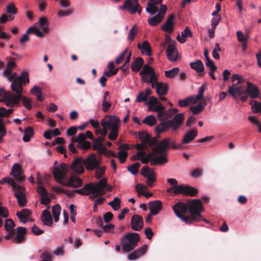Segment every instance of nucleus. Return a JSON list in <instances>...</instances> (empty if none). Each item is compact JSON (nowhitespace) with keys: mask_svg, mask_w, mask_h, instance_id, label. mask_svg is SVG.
<instances>
[{"mask_svg":"<svg viewBox=\"0 0 261 261\" xmlns=\"http://www.w3.org/2000/svg\"><path fill=\"white\" fill-rule=\"evenodd\" d=\"M172 209L176 216L187 224L194 223V221L200 219L201 213L203 211L202 201L198 199L187 203L178 202L173 206Z\"/></svg>","mask_w":261,"mask_h":261,"instance_id":"nucleus-1","label":"nucleus"},{"mask_svg":"<svg viewBox=\"0 0 261 261\" xmlns=\"http://www.w3.org/2000/svg\"><path fill=\"white\" fill-rule=\"evenodd\" d=\"M23 133L24 135L22 140L24 142H28L34 136V129L31 126L27 127L25 128Z\"/></svg>","mask_w":261,"mask_h":261,"instance_id":"nucleus-37","label":"nucleus"},{"mask_svg":"<svg viewBox=\"0 0 261 261\" xmlns=\"http://www.w3.org/2000/svg\"><path fill=\"white\" fill-rule=\"evenodd\" d=\"M144 60L142 57H138L132 63V70L133 71L137 72L143 67L144 64Z\"/></svg>","mask_w":261,"mask_h":261,"instance_id":"nucleus-35","label":"nucleus"},{"mask_svg":"<svg viewBox=\"0 0 261 261\" xmlns=\"http://www.w3.org/2000/svg\"><path fill=\"white\" fill-rule=\"evenodd\" d=\"M138 31L136 28V25H134L129 31L128 39H129L130 41H133Z\"/></svg>","mask_w":261,"mask_h":261,"instance_id":"nucleus-59","label":"nucleus"},{"mask_svg":"<svg viewBox=\"0 0 261 261\" xmlns=\"http://www.w3.org/2000/svg\"><path fill=\"white\" fill-rule=\"evenodd\" d=\"M82 184L83 181L81 178L72 175L70 177L67 182L64 184V186L76 188L82 186Z\"/></svg>","mask_w":261,"mask_h":261,"instance_id":"nucleus-25","label":"nucleus"},{"mask_svg":"<svg viewBox=\"0 0 261 261\" xmlns=\"http://www.w3.org/2000/svg\"><path fill=\"white\" fill-rule=\"evenodd\" d=\"M6 11L8 14L13 15L17 13V9L13 3H9L7 6Z\"/></svg>","mask_w":261,"mask_h":261,"instance_id":"nucleus-53","label":"nucleus"},{"mask_svg":"<svg viewBox=\"0 0 261 261\" xmlns=\"http://www.w3.org/2000/svg\"><path fill=\"white\" fill-rule=\"evenodd\" d=\"M31 214L32 212L30 210L24 208L21 210L20 212H17L16 216L21 222L25 223L29 221L27 218L30 217Z\"/></svg>","mask_w":261,"mask_h":261,"instance_id":"nucleus-33","label":"nucleus"},{"mask_svg":"<svg viewBox=\"0 0 261 261\" xmlns=\"http://www.w3.org/2000/svg\"><path fill=\"white\" fill-rule=\"evenodd\" d=\"M100 164L95 154L91 153L88 158L84 160L83 158L77 157L72 162L71 168L75 172L83 173L84 172V165L88 170H93Z\"/></svg>","mask_w":261,"mask_h":261,"instance_id":"nucleus-2","label":"nucleus"},{"mask_svg":"<svg viewBox=\"0 0 261 261\" xmlns=\"http://www.w3.org/2000/svg\"><path fill=\"white\" fill-rule=\"evenodd\" d=\"M198 132L195 129L193 128L190 131L187 132L184 136L182 141V144H188L192 141L197 136Z\"/></svg>","mask_w":261,"mask_h":261,"instance_id":"nucleus-32","label":"nucleus"},{"mask_svg":"<svg viewBox=\"0 0 261 261\" xmlns=\"http://www.w3.org/2000/svg\"><path fill=\"white\" fill-rule=\"evenodd\" d=\"M147 105L148 106L149 110L156 112L158 113L165 109V107L154 96L150 97V99L147 102Z\"/></svg>","mask_w":261,"mask_h":261,"instance_id":"nucleus-15","label":"nucleus"},{"mask_svg":"<svg viewBox=\"0 0 261 261\" xmlns=\"http://www.w3.org/2000/svg\"><path fill=\"white\" fill-rule=\"evenodd\" d=\"M41 220L45 225L51 226L53 224V220L49 211L47 210H44L41 215Z\"/></svg>","mask_w":261,"mask_h":261,"instance_id":"nucleus-31","label":"nucleus"},{"mask_svg":"<svg viewBox=\"0 0 261 261\" xmlns=\"http://www.w3.org/2000/svg\"><path fill=\"white\" fill-rule=\"evenodd\" d=\"M140 166V164L139 162H136L133 165L127 167V170L134 175H136L138 171L139 168Z\"/></svg>","mask_w":261,"mask_h":261,"instance_id":"nucleus-51","label":"nucleus"},{"mask_svg":"<svg viewBox=\"0 0 261 261\" xmlns=\"http://www.w3.org/2000/svg\"><path fill=\"white\" fill-rule=\"evenodd\" d=\"M131 228L135 231L140 230L143 227V219L142 216L134 215L131 219Z\"/></svg>","mask_w":261,"mask_h":261,"instance_id":"nucleus-18","label":"nucleus"},{"mask_svg":"<svg viewBox=\"0 0 261 261\" xmlns=\"http://www.w3.org/2000/svg\"><path fill=\"white\" fill-rule=\"evenodd\" d=\"M17 79V82H12L11 85V90L15 92L17 95L11 92L10 94H7L5 96L7 101L6 105L9 107H13L14 105H18L20 100H24L26 97L22 95L23 85H20L19 83L20 78L19 77Z\"/></svg>","mask_w":261,"mask_h":261,"instance_id":"nucleus-4","label":"nucleus"},{"mask_svg":"<svg viewBox=\"0 0 261 261\" xmlns=\"http://www.w3.org/2000/svg\"><path fill=\"white\" fill-rule=\"evenodd\" d=\"M118 9L119 10H126L131 14L138 12L140 15L142 8L140 5L139 7L134 6L132 0H125L123 5L118 7Z\"/></svg>","mask_w":261,"mask_h":261,"instance_id":"nucleus-11","label":"nucleus"},{"mask_svg":"<svg viewBox=\"0 0 261 261\" xmlns=\"http://www.w3.org/2000/svg\"><path fill=\"white\" fill-rule=\"evenodd\" d=\"M148 246L146 244L142 245L135 250L132 251L127 255V258L129 260H134L138 259L140 256L144 255L147 250Z\"/></svg>","mask_w":261,"mask_h":261,"instance_id":"nucleus-17","label":"nucleus"},{"mask_svg":"<svg viewBox=\"0 0 261 261\" xmlns=\"http://www.w3.org/2000/svg\"><path fill=\"white\" fill-rule=\"evenodd\" d=\"M137 47L140 49L143 55L150 56L152 55V49L149 42L147 40L144 41L142 44L139 43Z\"/></svg>","mask_w":261,"mask_h":261,"instance_id":"nucleus-27","label":"nucleus"},{"mask_svg":"<svg viewBox=\"0 0 261 261\" xmlns=\"http://www.w3.org/2000/svg\"><path fill=\"white\" fill-rule=\"evenodd\" d=\"M128 153L125 150H120L118 153L117 157L119 159L120 162L122 164L124 163L127 157Z\"/></svg>","mask_w":261,"mask_h":261,"instance_id":"nucleus-55","label":"nucleus"},{"mask_svg":"<svg viewBox=\"0 0 261 261\" xmlns=\"http://www.w3.org/2000/svg\"><path fill=\"white\" fill-rule=\"evenodd\" d=\"M170 138H167L163 139L161 142L154 147L153 152L155 154H165L170 147Z\"/></svg>","mask_w":261,"mask_h":261,"instance_id":"nucleus-12","label":"nucleus"},{"mask_svg":"<svg viewBox=\"0 0 261 261\" xmlns=\"http://www.w3.org/2000/svg\"><path fill=\"white\" fill-rule=\"evenodd\" d=\"M246 93L252 99L256 98L260 94L258 88L252 83L247 82Z\"/></svg>","mask_w":261,"mask_h":261,"instance_id":"nucleus-19","label":"nucleus"},{"mask_svg":"<svg viewBox=\"0 0 261 261\" xmlns=\"http://www.w3.org/2000/svg\"><path fill=\"white\" fill-rule=\"evenodd\" d=\"M24 188L21 186H18L16 189L13 190L15 192L14 194L15 197L17 198L18 205L20 207H24L27 204V199L23 191Z\"/></svg>","mask_w":261,"mask_h":261,"instance_id":"nucleus-13","label":"nucleus"},{"mask_svg":"<svg viewBox=\"0 0 261 261\" xmlns=\"http://www.w3.org/2000/svg\"><path fill=\"white\" fill-rule=\"evenodd\" d=\"M104 140L103 137H98L93 141V149L94 150H99L100 151V154L102 153L106 149L102 147V144Z\"/></svg>","mask_w":261,"mask_h":261,"instance_id":"nucleus-36","label":"nucleus"},{"mask_svg":"<svg viewBox=\"0 0 261 261\" xmlns=\"http://www.w3.org/2000/svg\"><path fill=\"white\" fill-rule=\"evenodd\" d=\"M30 29L32 33H34L38 37L42 38L44 36V34L36 27L31 26Z\"/></svg>","mask_w":261,"mask_h":261,"instance_id":"nucleus-62","label":"nucleus"},{"mask_svg":"<svg viewBox=\"0 0 261 261\" xmlns=\"http://www.w3.org/2000/svg\"><path fill=\"white\" fill-rule=\"evenodd\" d=\"M174 18L175 15L174 14H170L168 16L165 24L162 26V30L166 33H171L174 30Z\"/></svg>","mask_w":261,"mask_h":261,"instance_id":"nucleus-21","label":"nucleus"},{"mask_svg":"<svg viewBox=\"0 0 261 261\" xmlns=\"http://www.w3.org/2000/svg\"><path fill=\"white\" fill-rule=\"evenodd\" d=\"M101 125L102 126H107L108 128L111 129L108 135L110 140L113 141L116 139L118 136V125L120 123V119L115 116H107L101 121Z\"/></svg>","mask_w":261,"mask_h":261,"instance_id":"nucleus-5","label":"nucleus"},{"mask_svg":"<svg viewBox=\"0 0 261 261\" xmlns=\"http://www.w3.org/2000/svg\"><path fill=\"white\" fill-rule=\"evenodd\" d=\"M95 171V177L96 179H100L105 172V168L104 167L99 166L96 168Z\"/></svg>","mask_w":261,"mask_h":261,"instance_id":"nucleus-57","label":"nucleus"},{"mask_svg":"<svg viewBox=\"0 0 261 261\" xmlns=\"http://www.w3.org/2000/svg\"><path fill=\"white\" fill-rule=\"evenodd\" d=\"M140 241V237L139 233H128L120 238V244L123 251L128 252L134 250Z\"/></svg>","mask_w":261,"mask_h":261,"instance_id":"nucleus-6","label":"nucleus"},{"mask_svg":"<svg viewBox=\"0 0 261 261\" xmlns=\"http://www.w3.org/2000/svg\"><path fill=\"white\" fill-rule=\"evenodd\" d=\"M190 67L196 71L197 72L201 73L200 75L203 76L204 75V65L201 60H197V61L191 62L190 63Z\"/></svg>","mask_w":261,"mask_h":261,"instance_id":"nucleus-34","label":"nucleus"},{"mask_svg":"<svg viewBox=\"0 0 261 261\" xmlns=\"http://www.w3.org/2000/svg\"><path fill=\"white\" fill-rule=\"evenodd\" d=\"M250 105L251 106V110L254 113H261V102L251 100L250 102Z\"/></svg>","mask_w":261,"mask_h":261,"instance_id":"nucleus-45","label":"nucleus"},{"mask_svg":"<svg viewBox=\"0 0 261 261\" xmlns=\"http://www.w3.org/2000/svg\"><path fill=\"white\" fill-rule=\"evenodd\" d=\"M142 122L150 126H152L156 123V119L154 116L148 115L143 120Z\"/></svg>","mask_w":261,"mask_h":261,"instance_id":"nucleus-44","label":"nucleus"},{"mask_svg":"<svg viewBox=\"0 0 261 261\" xmlns=\"http://www.w3.org/2000/svg\"><path fill=\"white\" fill-rule=\"evenodd\" d=\"M231 82L233 84L239 85V84L243 83L244 80L240 74H235L232 75L231 77Z\"/></svg>","mask_w":261,"mask_h":261,"instance_id":"nucleus-54","label":"nucleus"},{"mask_svg":"<svg viewBox=\"0 0 261 261\" xmlns=\"http://www.w3.org/2000/svg\"><path fill=\"white\" fill-rule=\"evenodd\" d=\"M248 120L254 125H256L258 126V130L259 133H261V123L257 119L255 116H251L248 117Z\"/></svg>","mask_w":261,"mask_h":261,"instance_id":"nucleus-60","label":"nucleus"},{"mask_svg":"<svg viewBox=\"0 0 261 261\" xmlns=\"http://www.w3.org/2000/svg\"><path fill=\"white\" fill-rule=\"evenodd\" d=\"M228 93L233 98H237L238 96H240L245 93L242 87L238 86L237 84H232V86H229L228 89Z\"/></svg>","mask_w":261,"mask_h":261,"instance_id":"nucleus-23","label":"nucleus"},{"mask_svg":"<svg viewBox=\"0 0 261 261\" xmlns=\"http://www.w3.org/2000/svg\"><path fill=\"white\" fill-rule=\"evenodd\" d=\"M128 51V48H126L119 56L116 59V63L117 64H120L124 59L125 56Z\"/></svg>","mask_w":261,"mask_h":261,"instance_id":"nucleus-63","label":"nucleus"},{"mask_svg":"<svg viewBox=\"0 0 261 261\" xmlns=\"http://www.w3.org/2000/svg\"><path fill=\"white\" fill-rule=\"evenodd\" d=\"M121 200L118 197H115L114 199L108 203V205L111 206L115 211H118L121 207Z\"/></svg>","mask_w":261,"mask_h":261,"instance_id":"nucleus-43","label":"nucleus"},{"mask_svg":"<svg viewBox=\"0 0 261 261\" xmlns=\"http://www.w3.org/2000/svg\"><path fill=\"white\" fill-rule=\"evenodd\" d=\"M141 175L147 178L146 183L149 187H152L153 182L156 180V173L150 169L148 166H145L141 169Z\"/></svg>","mask_w":261,"mask_h":261,"instance_id":"nucleus-10","label":"nucleus"},{"mask_svg":"<svg viewBox=\"0 0 261 261\" xmlns=\"http://www.w3.org/2000/svg\"><path fill=\"white\" fill-rule=\"evenodd\" d=\"M67 164L62 163L60 165V167H55L53 171V174L57 181L63 185L65 183V182L63 181V179L67 171Z\"/></svg>","mask_w":261,"mask_h":261,"instance_id":"nucleus-7","label":"nucleus"},{"mask_svg":"<svg viewBox=\"0 0 261 261\" xmlns=\"http://www.w3.org/2000/svg\"><path fill=\"white\" fill-rule=\"evenodd\" d=\"M184 115L183 113L176 114L172 120L161 121L155 127V131L158 137L161 133L166 132L170 127L173 131L176 130L183 123Z\"/></svg>","mask_w":261,"mask_h":261,"instance_id":"nucleus-3","label":"nucleus"},{"mask_svg":"<svg viewBox=\"0 0 261 261\" xmlns=\"http://www.w3.org/2000/svg\"><path fill=\"white\" fill-rule=\"evenodd\" d=\"M156 93L159 96L166 95L169 90V85L168 84L163 82L157 83L155 85Z\"/></svg>","mask_w":261,"mask_h":261,"instance_id":"nucleus-29","label":"nucleus"},{"mask_svg":"<svg viewBox=\"0 0 261 261\" xmlns=\"http://www.w3.org/2000/svg\"><path fill=\"white\" fill-rule=\"evenodd\" d=\"M39 27L45 33L49 32V22L47 19L44 17H41L38 21Z\"/></svg>","mask_w":261,"mask_h":261,"instance_id":"nucleus-38","label":"nucleus"},{"mask_svg":"<svg viewBox=\"0 0 261 261\" xmlns=\"http://www.w3.org/2000/svg\"><path fill=\"white\" fill-rule=\"evenodd\" d=\"M13 109H6L4 107L0 108V117H8L9 116L12 112Z\"/></svg>","mask_w":261,"mask_h":261,"instance_id":"nucleus-61","label":"nucleus"},{"mask_svg":"<svg viewBox=\"0 0 261 261\" xmlns=\"http://www.w3.org/2000/svg\"><path fill=\"white\" fill-rule=\"evenodd\" d=\"M167 56L168 59L171 62H175L178 58V53L174 45L170 44L167 49Z\"/></svg>","mask_w":261,"mask_h":261,"instance_id":"nucleus-24","label":"nucleus"},{"mask_svg":"<svg viewBox=\"0 0 261 261\" xmlns=\"http://www.w3.org/2000/svg\"><path fill=\"white\" fill-rule=\"evenodd\" d=\"M163 18L160 16V14H157L156 15L149 18L148 19V23L151 26H155L160 23Z\"/></svg>","mask_w":261,"mask_h":261,"instance_id":"nucleus-41","label":"nucleus"},{"mask_svg":"<svg viewBox=\"0 0 261 261\" xmlns=\"http://www.w3.org/2000/svg\"><path fill=\"white\" fill-rule=\"evenodd\" d=\"M162 207V203L159 200H155L149 203V209L151 214L153 216L156 215L159 213Z\"/></svg>","mask_w":261,"mask_h":261,"instance_id":"nucleus-26","label":"nucleus"},{"mask_svg":"<svg viewBox=\"0 0 261 261\" xmlns=\"http://www.w3.org/2000/svg\"><path fill=\"white\" fill-rule=\"evenodd\" d=\"M23 171L21 166L17 163L13 165L11 174L18 181H23L24 179V176L22 175Z\"/></svg>","mask_w":261,"mask_h":261,"instance_id":"nucleus-20","label":"nucleus"},{"mask_svg":"<svg viewBox=\"0 0 261 261\" xmlns=\"http://www.w3.org/2000/svg\"><path fill=\"white\" fill-rule=\"evenodd\" d=\"M206 102H205L204 105H202V103H200L196 106L191 107L190 110L192 112L193 114H198L203 110L204 106H206Z\"/></svg>","mask_w":261,"mask_h":261,"instance_id":"nucleus-47","label":"nucleus"},{"mask_svg":"<svg viewBox=\"0 0 261 261\" xmlns=\"http://www.w3.org/2000/svg\"><path fill=\"white\" fill-rule=\"evenodd\" d=\"M175 193L181 194L185 196L194 197L198 193V190L196 188L189 185H180L177 187H175Z\"/></svg>","mask_w":261,"mask_h":261,"instance_id":"nucleus-8","label":"nucleus"},{"mask_svg":"<svg viewBox=\"0 0 261 261\" xmlns=\"http://www.w3.org/2000/svg\"><path fill=\"white\" fill-rule=\"evenodd\" d=\"M5 183H8L10 184L12 186L13 190L16 189V187L18 186L16 184L15 182L14 181L13 179H11L9 177H6L2 178L1 184Z\"/></svg>","mask_w":261,"mask_h":261,"instance_id":"nucleus-56","label":"nucleus"},{"mask_svg":"<svg viewBox=\"0 0 261 261\" xmlns=\"http://www.w3.org/2000/svg\"><path fill=\"white\" fill-rule=\"evenodd\" d=\"M7 131L3 120L0 118V143L4 141L3 137L6 135Z\"/></svg>","mask_w":261,"mask_h":261,"instance_id":"nucleus-50","label":"nucleus"},{"mask_svg":"<svg viewBox=\"0 0 261 261\" xmlns=\"http://www.w3.org/2000/svg\"><path fill=\"white\" fill-rule=\"evenodd\" d=\"M15 224L14 222L11 219H8L5 221V228L7 231H14L13 230Z\"/></svg>","mask_w":261,"mask_h":261,"instance_id":"nucleus-49","label":"nucleus"},{"mask_svg":"<svg viewBox=\"0 0 261 261\" xmlns=\"http://www.w3.org/2000/svg\"><path fill=\"white\" fill-rule=\"evenodd\" d=\"M142 67L143 69L139 73L141 75V79L143 76L148 77L147 75H150L154 71V69L148 64L144 65Z\"/></svg>","mask_w":261,"mask_h":261,"instance_id":"nucleus-39","label":"nucleus"},{"mask_svg":"<svg viewBox=\"0 0 261 261\" xmlns=\"http://www.w3.org/2000/svg\"><path fill=\"white\" fill-rule=\"evenodd\" d=\"M159 155H155L154 158L152 159L150 165H163L168 162V160L167 156L165 154H159Z\"/></svg>","mask_w":261,"mask_h":261,"instance_id":"nucleus-30","label":"nucleus"},{"mask_svg":"<svg viewBox=\"0 0 261 261\" xmlns=\"http://www.w3.org/2000/svg\"><path fill=\"white\" fill-rule=\"evenodd\" d=\"M40 257L42 259L41 261H51V254L46 251L43 252L40 255Z\"/></svg>","mask_w":261,"mask_h":261,"instance_id":"nucleus-64","label":"nucleus"},{"mask_svg":"<svg viewBox=\"0 0 261 261\" xmlns=\"http://www.w3.org/2000/svg\"><path fill=\"white\" fill-rule=\"evenodd\" d=\"M107 182L106 178L101 179L98 183L96 182H92L85 184L84 186V190H89V189H93V190H95V191L99 192L100 193H102L103 195L105 194L106 192L103 190L105 188L107 187Z\"/></svg>","mask_w":261,"mask_h":261,"instance_id":"nucleus-9","label":"nucleus"},{"mask_svg":"<svg viewBox=\"0 0 261 261\" xmlns=\"http://www.w3.org/2000/svg\"><path fill=\"white\" fill-rule=\"evenodd\" d=\"M32 33L30 27L28 28L27 30L25 33L22 36V37L20 39V43L21 44H24L26 41H29L30 40L29 35Z\"/></svg>","mask_w":261,"mask_h":261,"instance_id":"nucleus-58","label":"nucleus"},{"mask_svg":"<svg viewBox=\"0 0 261 261\" xmlns=\"http://www.w3.org/2000/svg\"><path fill=\"white\" fill-rule=\"evenodd\" d=\"M61 210V206L58 204L55 205L52 208V214L55 222H58L59 220Z\"/></svg>","mask_w":261,"mask_h":261,"instance_id":"nucleus-42","label":"nucleus"},{"mask_svg":"<svg viewBox=\"0 0 261 261\" xmlns=\"http://www.w3.org/2000/svg\"><path fill=\"white\" fill-rule=\"evenodd\" d=\"M146 11L148 13L153 15L158 11V8L155 6V5H152V3L148 2L147 7L146 8Z\"/></svg>","mask_w":261,"mask_h":261,"instance_id":"nucleus-52","label":"nucleus"},{"mask_svg":"<svg viewBox=\"0 0 261 261\" xmlns=\"http://www.w3.org/2000/svg\"><path fill=\"white\" fill-rule=\"evenodd\" d=\"M76 192L77 194L82 195H89V198L91 200H94L99 196L103 195L102 193H100L96 191H95V190H93V189H89L87 190H84V187L80 189H77Z\"/></svg>","mask_w":261,"mask_h":261,"instance_id":"nucleus-22","label":"nucleus"},{"mask_svg":"<svg viewBox=\"0 0 261 261\" xmlns=\"http://www.w3.org/2000/svg\"><path fill=\"white\" fill-rule=\"evenodd\" d=\"M19 77L20 78L19 83L20 85H27L30 82L29 73L25 71H23L21 72V75L19 76H17L16 72H11L9 77V81L12 82V83L17 82L18 80L17 79Z\"/></svg>","mask_w":261,"mask_h":261,"instance_id":"nucleus-14","label":"nucleus"},{"mask_svg":"<svg viewBox=\"0 0 261 261\" xmlns=\"http://www.w3.org/2000/svg\"><path fill=\"white\" fill-rule=\"evenodd\" d=\"M139 138L144 145H147L149 147H152L155 145L158 142L156 138H151L150 135L145 132H140L139 134Z\"/></svg>","mask_w":261,"mask_h":261,"instance_id":"nucleus-16","label":"nucleus"},{"mask_svg":"<svg viewBox=\"0 0 261 261\" xmlns=\"http://www.w3.org/2000/svg\"><path fill=\"white\" fill-rule=\"evenodd\" d=\"M150 79H148V77H145L143 76L142 78V82L143 83H146L148 84H150L151 83H158V76L155 74V71H154L151 75H150Z\"/></svg>","mask_w":261,"mask_h":261,"instance_id":"nucleus-46","label":"nucleus"},{"mask_svg":"<svg viewBox=\"0 0 261 261\" xmlns=\"http://www.w3.org/2000/svg\"><path fill=\"white\" fill-rule=\"evenodd\" d=\"M27 233L25 227L19 226L16 228V236L13 237V242L15 243H20L24 239V236Z\"/></svg>","mask_w":261,"mask_h":261,"instance_id":"nucleus-28","label":"nucleus"},{"mask_svg":"<svg viewBox=\"0 0 261 261\" xmlns=\"http://www.w3.org/2000/svg\"><path fill=\"white\" fill-rule=\"evenodd\" d=\"M173 116L171 109H168L166 110L165 109L163 110L162 112L158 113L157 117L159 120L163 121L164 120V118L165 119L171 118Z\"/></svg>","mask_w":261,"mask_h":261,"instance_id":"nucleus-40","label":"nucleus"},{"mask_svg":"<svg viewBox=\"0 0 261 261\" xmlns=\"http://www.w3.org/2000/svg\"><path fill=\"white\" fill-rule=\"evenodd\" d=\"M179 71V68L175 67L171 70L166 71L165 72V76L168 78L173 79L177 74Z\"/></svg>","mask_w":261,"mask_h":261,"instance_id":"nucleus-48","label":"nucleus"}]
</instances>
